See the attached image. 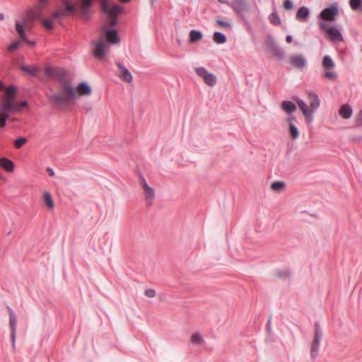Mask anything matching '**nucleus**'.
<instances>
[{
  "label": "nucleus",
  "mask_w": 362,
  "mask_h": 362,
  "mask_svg": "<svg viewBox=\"0 0 362 362\" xmlns=\"http://www.w3.org/2000/svg\"><path fill=\"white\" fill-rule=\"evenodd\" d=\"M45 74L57 79L61 84L60 92L54 93L49 98L54 106L65 108L69 100H74L76 98L75 90L66 79L64 72L56 68L47 67Z\"/></svg>",
  "instance_id": "f257e3e1"
},
{
  "label": "nucleus",
  "mask_w": 362,
  "mask_h": 362,
  "mask_svg": "<svg viewBox=\"0 0 362 362\" xmlns=\"http://www.w3.org/2000/svg\"><path fill=\"white\" fill-rule=\"evenodd\" d=\"M13 111L20 112V103L13 101V99L6 98L1 105L0 111V127H4L6 124V119L9 113Z\"/></svg>",
  "instance_id": "f03ea898"
},
{
  "label": "nucleus",
  "mask_w": 362,
  "mask_h": 362,
  "mask_svg": "<svg viewBox=\"0 0 362 362\" xmlns=\"http://www.w3.org/2000/svg\"><path fill=\"white\" fill-rule=\"evenodd\" d=\"M323 337V331L320 327V322H315L314 323V336L313 341L310 344V356L313 359H315L318 356L320 351V346Z\"/></svg>",
  "instance_id": "7ed1b4c3"
},
{
  "label": "nucleus",
  "mask_w": 362,
  "mask_h": 362,
  "mask_svg": "<svg viewBox=\"0 0 362 362\" xmlns=\"http://www.w3.org/2000/svg\"><path fill=\"white\" fill-rule=\"evenodd\" d=\"M319 27L321 30L325 33L326 37L332 42H339L344 41V37L340 30L337 29L335 26H329L325 23L320 22Z\"/></svg>",
  "instance_id": "20e7f679"
},
{
  "label": "nucleus",
  "mask_w": 362,
  "mask_h": 362,
  "mask_svg": "<svg viewBox=\"0 0 362 362\" xmlns=\"http://www.w3.org/2000/svg\"><path fill=\"white\" fill-rule=\"evenodd\" d=\"M102 12L110 17H117L122 12V7L118 4H114L110 7V0H100Z\"/></svg>",
  "instance_id": "39448f33"
},
{
  "label": "nucleus",
  "mask_w": 362,
  "mask_h": 362,
  "mask_svg": "<svg viewBox=\"0 0 362 362\" xmlns=\"http://www.w3.org/2000/svg\"><path fill=\"white\" fill-rule=\"evenodd\" d=\"M194 71L195 73L204 80L207 86L213 87L216 84L217 79L216 76L212 73H209L204 67H197Z\"/></svg>",
  "instance_id": "423d86ee"
},
{
  "label": "nucleus",
  "mask_w": 362,
  "mask_h": 362,
  "mask_svg": "<svg viewBox=\"0 0 362 362\" xmlns=\"http://www.w3.org/2000/svg\"><path fill=\"white\" fill-rule=\"evenodd\" d=\"M228 6H229L234 12L241 18H243L245 13L249 11V6L246 2V0H232L229 1Z\"/></svg>",
  "instance_id": "0eeeda50"
},
{
  "label": "nucleus",
  "mask_w": 362,
  "mask_h": 362,
  "mask_svg": "<svg viewBox=\"0 0 362 362\" xmlns=\"http://www.w3.org/2000/svg\"><path fill=\"white\" fill-rule=\"evenodd\" d=\"M93 4V0H80L77 8L83 19L89 20L90 18V9Z\"/></svg>",
  "instance_id": "6e6552de"
},
{
  "label": "nucleus",
  "mask_w": 362,
  "mask_h": 362,
  "mask_svg": "<svg viewBox=\"0 0 362 362\" xmlns=\"http://www.w3.org/2000/svg\"><path fill=\"white\" fill-rule=\"evenodd\" d=\"M339 10L337 5L332 4L324 8L320 13V17L326 21H333L338 15Z\"/></svg>",
  "instance_id": "1a4fd4ad"
},
{
  "label": "nucleus",
  "mask_w": 362,
  "mask_h": 362,
  "mask_svg": "<svg viewBox=\"0 0 362 362\" xmlns=\"http://www.w3.org/2000/svg\"><path fill=\"white\" fill-rule=\"evenodd\" d=\"M9 311V326L11 329V341L12 343V348L13 350L16 349V325L17 320L16 317L13 311L9 307H8Z\"/></svg>",
  "instance_id": "9d476101"
},
{
  "label": "nucleus",
  "mask_w": 362,
  "mask_h": 362,
  "mask_svg": "<svg viewBox=\"0 0 362 362\" xmlns=\"http://www.w3.org/2000/svg\"><path fill=\"white\" fill-rule=\"evenodd\" d=\"M294 100L298 104L300 110L302 111L303 114L304 115L306 121L308 122H311L313 119V110L310 109V107L301 99L298 98H293Z\"/></svg>",
  "instance_id": "9b49d317"
},
{
  "label": "nucleus",
  "mask_w": 362,
  "mask_h": 362,
  "mask_svg": "<svg viewBox=\"0 0 362 362\" xmlns=\"http://www.w3.org/2000/svg\"><path fill=\"white\" fill-rule=\"evenodd\" d=\"M116 64H117V67L119 69V70L121 71L120 78L123 81H124L129 83H132V80H133V76H132V74L130 73V71L120 62H117L116 63Z\"/></svg>",
  "instance_id": "f8f14e48"
},
{
  "label": "nucleus",
  "mask_w": 362,
  "mask_h": 362,
  "mask_svg": "<svg viewBox=\"0 0 362 362\" xmlns=\"http://www.w3.org/2000/svg\"><path fill=\"white\" fill-rule=\"evenodd\" d=\"M105 37L108 42L112 44H117L120 42V38L117 32L115 29H107L105 30Z\"/></svg>",
  "instance_id": "ddd939ff"
},
{
  "label": "nucleus",
  "mask_w": 362,
  "mask_h": 362,
  "mask_svg": "<svg viewBox=\"0 0 362 362\" xmlns=\"http://www.w3.org/2000/svg\"><path fill=\"white\" fill-rule=\"evenodd\" d=\"M291 64L297 68H303L306 65L305 58L300 54L293 55L290 59Z\"/></svg>",
  "instance_id": "4468645a"
},
{
  "label": "nucleus",
  "mask_w": 362,
  "mask_h": 362,
  "mask_svg": "<svg viewBox=\"0 0 362 362\" xmlns=\"http://www.w3.org/2000/svg\"><path fill=\"white\" fill-rule=\"evenodd\" d=\"M93 44L95 45V49L93 52V56L98 59L103 57L105 53V43L103 42L94 41Z\"/></svg>",
  "instance_id": "2eb2a0df"
},
{
  "label": "nucleus",
  "mask_w": 362,
  "mask_h": 362,
  "mask_svg": "<svg viewBox=\"0 0 362 362\" xmlns=\"http://www.w3.org/2000/svg\"><path fill=\"white\" fill-rule=\"evenodd\" d=\"M144 194L146 204L151 205L155 198L154 189L150 186L146 187L145 185V188L144 189Z\"/></svg>",
  "instance_id": "dca6fc26"
},
{
  "label": "nucleus",
  "mask_w": 362,
  "mask_h": 362,
  "mask_svg": "<svg viewBox=\"0 0 362 362\" xmlns=\"http://www.w3.org/2000/svg\"><path fill=\"white\" fill-rule=\"evenodd\" d=\"M281 109L287 114H291L296 110V105L290 100H284L281 104Z\"/></svg>",
  "instance_id": "f3484780"
},
{
  "label": "nucleus",
  "mask_w": 362,
  "mask_h": 362,
  "mask_svg": "<svg viewBox=\"0 0 362 362\" xmlns=\"http://www.w3.org/2000/svg\"><path fill=\"white\" fill-rule=\"evenodd\" d=\"M353 113L352 107L348 104L343 105L339 110V115L344 119H349Z\"/></svg>",
  "instance_id": "a211bd4d"
},
{
  "label": "nucleus",
  "mask_w": 362,
  "mask_h": 362,
  "mask_svg": "<svg viewBox=\"0 0 362 362\" xmlns=\"http://www.w3.org/2000/svg\"><path fill=\"white\" fill-rule=\"evenodd\" d=\"M308 96L310 99V109L313 110L314 112L320 106V99L317 95L314 92H310Z\"/></svg>",
  "instance_id": "6ab92c4d"
},
{
  "label": "nucleus",
  "mask_w": 362,
  "mask_h": 362,
  "mask_svg": "<svg viewBox=\"0 0 362 362\" xmlns=\"http://www.w3.org/2000/svg\"><path fill=\"white\" fill-rule=\"evenodd\" d=\"M0 165L7 172H12L14 169L13 162L6 157L0 159Z\"/></svg>",
  "instance_id": "aec40b11"
},
{
  "label": "nucleus",
  "mask_w": 362,
  "mask_h": 362,
  "mask_svg": "<svg viewBox=\"0 0 362 362\" xmlns=\"http://www.w3.org/2000/svg\"><path fill=\"white\" fill-rule=\"evenodd\" d=\"M310 15V10L306 6H301L298 8L296 18L299 21H303L306 19Z\"/></svg>",
  "instance_id": "412c9836"
},
{
  "label": "nucleus",
  "mask_w": 362,
  "mask_h": 362,
  "mask_svg": "<svg viewBox=\"0 0 362 362\" xmlns=\"http://www.w3.org/2000/svg\"><path fill=\"white\" fill-rule=\"evenodd\" d=\"M271 52L278 59H281L284 57V51L277 44L272 42Z\"/></svg>",
  "instance_id": "4be33fe9"
},
{
  "label": "nucleus",
  "mask_w": 362,
  "mask_h": 362,
  "mask_svg": "<svg viewBox=\"0 0 362 362\" xmlns=\"http://www.w3.org/2000/svg\"><path fill=\"white\" fill-rule=\"evenodd\" d=\"M63 4L64 6L62 11H64L65 13H75L78 8L77 6H76L72 1L70 0H64Z\"/></svg>",
  "instance_id": "5701e85b"
},
{
  "label": "nucleus",
  "mask_w": 362,
  "mask_h": 362,
  "mask_svg": "<svg viewBox=\"0 0 362 362\" xmlns=\"http://www.w3.org/2000/svg\"><path fill=\"white\" fill-rule=\"evenodd\" d=\"M76 89L80 92V94L84 95H89L91 93L90 86L86 82L80 83Z\"/></svg>",
  "instance_id": "b1692460"
},
{
  "label": "nucleus",
  "mask_w": 362,
  "mask_h": 362,
  "mask_svg": "<svg viewBox=\"0 0 362 362\" xmlns=\"http://www.w3.org/2000/svg\"><path fill=\"white\" fill-rule=\"evenodd\" d=\"M16 30L19 34L21 40H27V35L25 33L24 28V23H20L19 21H16Z\"/></svg>",
  "instance_id": "393cba45"
},
{
  "label": "nucleus",
  "mask_w": 362,
  "mask_h": 362,
  "mask_svg": "<svg viewBox=\"0 0 362 362\" xmlns=\"http://www.w3.org/2000/svg\"><path fill=\"white\" fill-rule=\"evenodd\" d=\"M213 40L216 44H223L227 41V37L225 34L216 31L213 35Z\"/></svg>",
  "instance_id": "a878e982"
},
{
  "label": "nucleus",
  "mask_w": 362,
  "mask_h": 362,
  "mask_svg": "<svg viewBox=\"0 0 362 362\" xmlns=\"http://www.w3.org/2000/svg\"><path fill=\"white\" fill-rule=\"evenodd\" d=\"M322 66L325 69H334L335 64L330 56L325 55L322 59Z\"/></svg>",
  "instance_id": "bb28decb"
},
{
  "label": "nucleus",
  "mask_w": 362,
  "mask_h": 362,
  "mask_svg": "<svg viewBox=\"0 0 362 362\" xmlns=\"http://www.w3.org/2000/svg\"><path fill=\"white\" fill-rule=\"evenodd\" d=\"M203 37L202 32L196 30H192L189 32V41L191 42H197L201 40Z\"/></svg>",
  "instance_id": "cd10ccee"
},
{
  "label": "nucleus",
  "mask_w": 362,
  "mask_h": 362,
  "mask_svg": "<svg viewBox=\"0 0 362 362\" xmlns=\"http://www.w3.org/2000/svg\"><path fill=\"white\" fill-rule=\"evenodd\" d=\"M43 199H44L45 204L49 209H53L54 204V201H53L51 193L45 192L43 194Z\"/></svg>",
  "instance_id": "c85d7f7f"
},
{
  "label": "nucleus",
  "mask_w": 362,
  "mask_h": 362,
  "mask_svg": "<svg viewBox=\"0 0 362 362\" xmlns=\"http://www.w3.org/2000/svg\"><path fill=\"white\" fill-rule=\"evenodd\" d=\"M21 70L25 73H28L30 76H35L37 74V69L34 66L22 65L21 67Z\"/></svg>",
  "instance_id": "c756f323"
},
{
  "label": "nucleus",
  "mask_w": 362,
  "mask_h": 362,
  "mask_svg": "<svg viewBox=\"0 0 362 362\" xmlns=\"http://www.w3.org/2000/svg\"><path fill=\"white\" fill-rule=\"evenodd\" d=\"M269 22L274 25H279L281 24V18L276 11L272 12L269 16Z\"/></svg>",
  "instance_id": "7c9ffc66"
},
{
  "label": "nucleus",
  "mask_w": 362,
  "mask_h": 362,
  "mask_svg": "<svg viewBox=\"0 0 362 362\" xmlns=\"http://www.w3.org/2000/svg\"><path fill=\"white\" fill-rule=\"evenodd\" d=\"M288 132L293 139H296L299 136L298 129L293 123H290L288 125Z\"/></svg>",
  "instance_id": "2f4dec72"
},
{
  "label": "nucleus",
  "mask_w": 362,
  "mask_h": 362,
  "mask_svg": "<svg viewBox=\"0 0 362 362\" xmlns=\"http://www.w3.org/2000/svg\"><path fill=\"white\" fill-rule=\"evenodd\" d=\"M286 185L282 181H275L272 183L271 189L274 192H280L284 189Z\"/></svg>",
  "instance_id": "473e14b6"
},
{
  "label": "nucleus",
  "mask_w": 362,
  "mask_h": 362,
  "mask_svg": "<svg viewBox=\"0 0 362 362\" xmlns=\"http://www.w3.org/2000/svg\"><path fill=\"white\" fill-rule=\"evenodd\" d=\"M6 98L14 99L16 96V88L14 86H9L6 89Z\"/></svg>",
  "instance_id": "72a5a7b5"
},
{
  "label": "nucleus",
  "mask_w": 362,
  "mask_h": 362,
  "mask_svg": "<svg viewBox=\"0 0 362 362\" xmlns=\"http://www.w3.org/2000/svg\"><path fill=\"white\" fill-rule=\"evenodd\" d=\"M28 142L26 137H19L14 141V146L16 148H21L24 144Z\"/></svg>",
  "instance_id": "f704fd0d"
},
{
  "label": "nucleus",
  "mask_w": 362,
  "mask_h": 362,
  "mask_svg": "<svg viewBox=\"0 0 362 362\" xmlns=\"http://www.w3.org/2000/svg\"><path fill=\"white\" fill-rule=\"evenodd\" d=\"M216 24L225 28L226 30H231L232 28L231 23H230L229 22L223 21L221 19H216Z\"/></svg>",
  "instance_id": "c9c22d12"
},
{
  "label": "nucleus",
  "mask_w": 362,
  "mask_h": 362,
  "mask_svg": "<svg viewBox=\"0 0 362 362\" xmlns=\"http://www.w3.org/2000/svg\"><path fill=\"white\" fill-rule=\"evenodd\" d=\"M191 341L195 344H199L203 342V339L199 333H194L191 337Z\"/></svg>",
  "instance_id": "e433bc0d"
},
{
  "label": "nucleus",
  "mask_w": 362,
  "mask_h": 362,
  "mask_svg": "<svg viewBox=\"0 0 362 362\" xmlns=\"http://www.w3.org/2000/svg\"><path fill=\"white\" fill-rule=\"evenodd\" d=\"M41 12V11L30 10L27 13V18L30 21L35 20Z\"/></svg>",
  "instance_id": "4c0bfd02"
},
{
  "label": "nucleus",
  "mask_w": 362,
  "mask_h": 362,
  "mask_svg": "<svg viewBox=\"0 0 362 362\" xmlns=\"http://www.w3.org/2000/svg\"><path fill=\"white\" fill-rule=\"evenodd\" d=\"M362 4V0H349V5L352 10L358 11Z\"/></svg>",
  "instance_id": "58836bf2"
},
{
  "label": "nucleus",
  "mask_w": 362,
  "mask_h": 362,
  "mask_svg": "<svg viewBox=\"0 0 362 362\" xmlns=\"http://www.w3.org/2000/svg\"><path fill=\"white\" fill-rule=\"evenodd\" d=\"M21 40H16L12 42L8 47V50L9 52H13L16 49H17L19 47V45L21 44Z\"/></svg>",
  "instance_id": "ea45409f"
},
{
  "label": "nucleus",
  "mask_w": 362,
  "mask_h": 362,
  "mask_svg": "<svg viewBox=\"0 0 362 362\" xmlns=\"http://www.w3.org/2000/svg\"><path fill=\"white\" fill-rule=\"evenodd\" d=\"M276 275L278 277H279L281 279H286V278L289 277L290 272L287 269L279 270L276 272Z\"/></svg>",
  "instance_id": "a19ab883"
},
{
  "label": "nucleus",
  "mask_w": 362,
  "mask_h": 362,
  "mask_svg": "<svg viewBox=\"0 0 362 362\" xmlns=\"http://www.w3.org/2000/svg\"><path fill=\"white\" fill-rule=\"evenodd\" d=\"M283 6L285 10H292L293 8V3L291 0H285Z\"/></svg>",
  "instance_id": "79ce46f5"
},
{
  "label": "nucleus",
  "mask_w": 362,
  "mask_h": 362,
  "mask_svg": "<svg viewBox=\"0 0 362 362\" xmlns=\"http://www.w3.org/2000/svg\"><path fill=\"white\" fill-rule=\"evenodd\" d=\"M42 23H43L44 26L45 27V28L47 30H52L54 28L53 23L50 19L44 20L42 21Z\"/></svg>",
  "instance_id": "37998d69"
},
{
  "label": "nucleus",
  "mask_w": 362,
  "mask_h": 362,
  "mask_svg": "<svg viewBox=\"0 0 362 362\" xmlns=\"http://www.w3.org/2000/svg\"><path fill=\"white\" fill-rule=\"evenodd\" d=\"M325 76L329 80H334L336 78L337 74L334 71H326L325 73Z\"/></svg>",
  "instance_id": "c03bdc74"
},
{
  "label": "nucleus",
  "mask_w": 362,
  "mask_h": 362,
  "mask_svg": "<svg viewBox=\"0 0 362 362\" xmlns=\"http://www.w3.org/2000/svg\"><path fill=\"white\" fill-rule=\"evenodd\" d=\"M64 15H65L64 14V11L60 10V11H55V12L52 13L51 16H52V18L57 19V18H59V17H61L62 16H64Z\"/></svg>",
  "instance_id": "a18cd8bd"
},
{
  "label": "nucleus",
  "mask_w": 362,
  "mask_h": 362,
  "mask_svg": "<svg viewBox=\"0 0 362 362\" xmlns=\"http://www.w3.org/2000/svg\"><path fill=\"white\" fill-rule=\"evenodd\" d=\"M145 295L148 298H153L156 296V291L152 288L146 289L145 291Z\"/></svg>",
  "instance_id": "49530a36"
},
{
  "label": "nucleus",
  "mask_w": 362,
  "mask_h": 362,
  "mask_svg": "<svg viewBox=\"0 0 362 362\" xmlns=\"http://www.w3.org/2000/svg\"><path fill=\"white\" fill-rule=\"evenodd\" d=\"M39 9L41 11L43 8L48 5V0H39Z\"/></svg>",
  "instance_id": "de8ad7c7"
},
{
  "label": "nucleus",
  "mask_w": 362,
  "mask_h": 362,
  "mask_svg": "<svg viewBox=\"0 0 362 362\" xmlns=\"http://www.w3.org/2000/svg\"><path fill=\"white\" fill-rule=\"evenodd\" d=\"M140 183H141V186H142L143 189H144V188H145V185H146V187H148V186H149V185H148V183L146 182V181L145 178H144L142 175H141V176H140Z\"/></svg>",
  "instance_id": "09e8293b"
},
{
  "label": "nucleus",
  "mask_w": 362,
  "mask_h": 362,
  "mask_svg": "<svg viewBox=\"0 0 362 362\" xmlns=\"http://www.w3.org/2000/svg\"><path fill=\"white\" fill-rule=\"evenodd\" d=\"M111 18V21H110V25L111 26H115L117 24V17H110Z\"/></svg>",
  "instance_id": "8fccbe9b"
},
{
  "label": "nucleus",
  "mask_w": 362,
  "mask_h": 362,
  "mask_svg": "<svg viewBox=\"0 0 362 362\" xmlns=\"http://www.w3.org/2000/svg\"><path fill=\"white\" fill-rule=\"evenodd\" d=\"M357 123L360 125H362V110H360L358 113V117L357 118Z\"/></svg>",
  "instance_id": "3c124183"
},
{
  "label": "nucleus",
  "mask_w": 362,
  "mask_h": 362,
  "mask_svg": "<svg viewBox=\"0 0 362 362\" xmlns=\"http://www.w3.org/2000/svg\"><path fill=\"white\" fill-rule=\"evenodd\" d=\"M47 172L48 175L51 177H54L55 175L54 170L49 167H48L47 168Z\"/></svg>",
  "instance_id": "603ef678"
},
{
  "label": "nucleus",
  "mask_w": 362,
  "mask_h": 362,
  "mask_svg": "<svg viewBox=\"0 0 362 362\" xmlns=\"http://www.w3.org/2000/svg\"><path fill=\"white\" fill-rule=\"evenodd\" d=\"M20 103V111L21 110V107H27L28 103L26 100H23L22 101L21 103Z\"/></svg>",
  "instance_id": "864d4df0"
},
{
  "label": "nucleus",
  "mask_w": 362,
  "mask_h": 362,
  "mask_svg": "<svg viewBox=\"0 0 362 362\" xmlns=\"http://www.w3.org/2000/svg\"><path fill=\"white\" fill-rule=\"evenodd\" d=\"M22 41L26 42L28 45H29L30 46H34L35 45V41L29 40L28 38H27V40H22Z\"/></svg>",
  "instance_id": "5fc2aeb1"
},
{
  "label": "nucleus",
  "mask_w": 362,
  "mask_h": 362,
  "mask_svg": "<svg viewBox=\"0 0 362 362\" xmlns=\"http://www.w3.org/2000/svg\"><path fill=\"white\" fill-rule=\"evenodd\" d=\"M292 40H293V37L291 35H288L286 37V42L288 43H291L292 42Z\"/></svg>",
  "instance_id": "6e6d98bb"
},
{
  "label": "nucleus",
  "mask_w": 362,
  "mask_h": 362,
  "mask_svg": "<svg viewBox=\"0 0 362 362\" xmlns=\"http://www.w3.org/2000/svg\"><path fill=\"white\" fill-rule=\"evenodd\" d=\"M295 119L294 117H289L286 119V122H288L289 124L292 123V121Z\"/></svg>",
  "instance_id": "4d7b16f0"
},
{
  "label": "nucleus",
  "mask_w": 362,
  "mask_h": 362,
  "mask_svg": "<svg viewBox=\"0 0 362 362\" xmlns=\"http://www.w3.org/2000/svg\"><path fill=\"white\" fill-rule=\"evenodd\" d=\"M218 2L221 3V4H228L229 1L228 0H218Z\"/></svg>",
  "instance_id": "13d9d810"
},
{
  "label": "nucleus",
  "mask_w": 362,
  "mask_h": 362,
  "mask_svg": "<svg viewBox=\"0 0 362 362\" xmlns=\"http://www.w3.org/2000/svg\"><path fill=\"white\" fill-rule=\"evenodd\" d=\"M5 86L4 84L0 81V90H4Z\"/></svg>",
  "instance_id": "bf43d9fd"
},
{
  "label": "nucleus",
  "mask_w": 362,
  "mask_h": 362,
  "mask_svg": "<svg viewBox=\"0 0 362 362\" xmlns=\"http://www.w3.org/2000/svg\"><path fill=\"white\" fill-rule=\"evenodd\" d=\"M267 326H268V331H269L270 327H271V318H269V320H268Z\"/></svg>",
  "instance_id": "052dcab7"
},
{
  "label": "nucleus",
  "mask_w": 362,
  "mask_h": 362,
  "mask_svg": "<svg viewBox=\"0 0 362 362\" xmlns=\"http://www.w3.org/2000/svg\"><path fill=\"white\" fill-rule=\"evenodd\" d=\"M4 19V15L2 13H0V21H3Z\"/></svg>",
  "instance_id": "680f3d73"
},
{
  "label": "nucleus",
  "mask_w": 362,
  "mask_h": 362,
  "mask_svg": "<svg viewBox=\"0 0 362 362\" xmlns=\"http://www.w3.org/2000/svg\"><path fill=\"white\" fill-rule=\"evenodd\" d=\"M131 0H119V1L122 2V3H127V2H129Z\"/></svg>",
  "instance_id": "e2e57ef3"
},
{
  "label": "nucleus",
  "mask_w": 362,
  "mask_h": 362,
  "mask_svg": "<svg viewBox=\"0 0 362 362\" xmlns=\"http://www.w3.org/2000/svg\"><path fill=\"white\" fill-rule=\"evenodd\" d=\"M358 11H360L361 12H362V3H361V5L360 6V8H358Z\"/></svg>",
  "instance_id": "0e129e2a"
},
{
  "label": "nucleus",
  "mask_w": 362,
  "mask_h": 362,
  "mask_svg": "<svg viewBox=\"0 0 362 362\" xmlns=\"http://www.w3.org/2000/svg\"><path fill=\"white\" fill-rule=\"evenodd\" d=\"M11 231L10 230L8 232L7 235H11Z\"/></svg>",
  "instance_id": "69168bd1"
},
{
  "label": "nucleus",
  "mask_w": 362,
  "mask_h": 362,
  "mask_svg": "<svg viewBox=\"0 0 362 362\" xmlns=\"http://www.w3.org/2000/svg\"><path fill=\"white\" fill-rule=\"evenodd\" d=\"M1 178V175H0V179Z\"/></svg>",
  "instance_id": "338daca9"
}]
</instances>
